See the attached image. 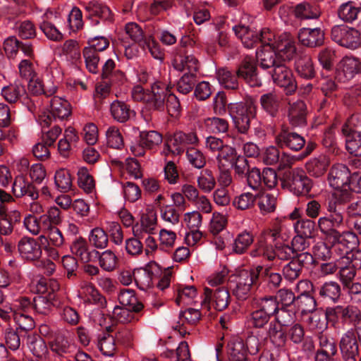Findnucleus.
Listing matches in <instances>:
<instances>
[{"mask_svg":"<svg viewBox=\"0 0 361 361\" xmlns=\"http://www.w3.org/2000/svg\"><path fill=\"white\" fill-rule=\"evenodd\" d=\"M262 109L271 117H276L281 106V97L274 92L262 94L259 98Z\"/></svg>","mask_w":361,"mask_h":361,"instance_id":"obj_28","label":"nucleus"},{"mask_svg":"<svg viewBox=\"0 0 361 361\" xmlns=\"http://www.w3.org/2000/svg\"><path fill=\"white\" fill-rule=\"evenodd\" d=\"M275 142L281 149L298 152L304 147L306 142L300 134L290 131L288 128L283 126L275 137Z\"/></svg>","mask_w":361,"mask_h":361,"instance_id":"obj_14","label":"nucleus"},{"mask_svg":"<svg viewBox=\"0 0 361 361\" xmlns=\"http://www.w3.org/2000/svg\"><path fill=\"white\" fill-rule=\"evenodd\" d=\"M160 216L163 221L172 225L177 224L180 221V212L176 207L168 204L159 205Z\"/></svg>","mask_w":361,"mask_h":361,"instance_id":"obj_58","label":"nucleus"},{"mask_svg":"<svg viewBox=\"0 0 361 361\" xmlns=\"http://www.w3.org/2000/svg\"><path fill=\"white\" fill-rule=\"evenodd\" d=\"M139 140L147 149H152L162 142V135L155 130L141 131Z\"/></svg>","mask_w":361,"mask_h":361,"instance_id":"obj_54","label":"nucleus"},{"mask_svg":"<svg viewBox=\"0 0 361 361\" xmlns=\"http://www.w3.org/2000/svg\"><path fill=\"white\" fill-rule=\"evenodd\" d=\"M125 30L126 33L135 43L138 44L140 47L146 44L147 37L145 35L140 25L135 23H128L126 25Z\"/></svg>","mask_w":361,"mask_h":361,"instance_id":"obj_55","label":"nucleus"},{"mask_svg":"<svg viewBox=\"0 0 361 361\" xmlns=\"http://www.w3.org/2000/svg\"><path fill=\"white\" fill-rule=\"evenodd\" d=\"M111 327L106 329L107 331L99 335L97 346L101 353L105 355L111 357L116 351V341L114 336L109 334Z\"/></svg>","mask_w":361,"mask_h":361,"instance_id":"obj_33","label":"nucleus"},{"mask_svg":"<svg viewBox=\"0 0 361 361\" xmlns=\"http://www.w3.org/2000/svg\"><path fill=\"white\" fill-rule=\"evenodd\" d=\"M240 79H243L250 87L262 86V81L258 77L256 59L250 55L243 58L235 72Z\"/></svg>","mask_w":361,"mask_h":361,"instance_id":"obj_12","label":"nucleus"},{"mask_svg":"<svg viewBox=\"0 0 361 361\" xmlns=\"http://www.w3.org/2000/svg\"><path fill=\"white\" fill-rule=\"evenodd\" d=\"M102 80L119 85L126 80V75L122 71L116 68V63L113 59H108L102 67Z\"/></svg>","mask_w":361,"mask_h":361,"instance_id":"obj_29","label":"nucleus"},{"mask_svg":"<svg viewBox=\"0 0 361 361\" xmlns=\"http://www.w3.org/2000/svg\"><path fill=\"white\" fill-rule=\"evenodd\" d=\"M44 87V82L39 78L30 80L28 89L35 95L44 94L47 97L53 95L56 92V86L52 85L50 88Z\"/></svg>","mask_w":361,"mask_h":361,"instance_id":"obj_60","label":"nucleus"},{"mask_svg":"<svg viewBox=\"0 0 361 361\" xmlns=\"http://www.w3.org/2000/svg\"><path fill=\"white\" fill-rule=\"evenodd\" d=\"M361 256V252L357 251L355 253L348 252L341 256V264L339 265V279L342 286H347L348 283L354 281L356 276V267H359L357 260Z\"/></svg>","mask_w":361,"mask_h":361,"instance_id":"obj_13","label":"nucleus"},{"mask_svg":"<svg viewBox=\"0 0 361 361\" xmlns=\"http://www.w3.org/2000/svg\"><path fill=\"white\" fill-rule=\"evenodd\" d=\"M1 94L7 102L16 104L26 95V90L24 85L15 82L4 87Z\"/></svg>","mask_w":361,"mask_h":361,"instance_id":"obj_35","label":"nucleus"},{"mask_svg":"<svg viewBox=\"0 0 361 361\" xmlns=\"http://www.w3.org/2000/svg\"><path fill=\"white\" fill-rule=\"evenodd\" d=\"M233 30L245 47L250 49L259 43L258 32L250 27L239 25L233 27Z\"/></svg>","mask_w":361,"mask_h":361,"instance_id":"obj_30","label":"nucleus"},{"mask_svg":"<svg viewBox=\"0 0 361 361\" xmlns=\"http://www.w3.org/2000/svg\"><path fill=\"white\" fill-rule=\"evenodd\" d=\"M302 312H312L316 309L317 302L313 296L308 293H301L297 297L295 305Z\"/></svg>","mask_w":361,"mask_h":361,"instance_id":"obj_63","label":"nucleus"},{"mask_svg":"<svg viewBox=\"0 0 361 361\" xmlns=\"http://www.w3.org/2000/svg\"><path fill=\"white\" fill-rule=\"evenodd\" d=\"M228 111L238 132L241 134H247L250 128L251 117L255 112L254 102L250 101L245 104L242 102L230 104Z\"/></svg>","mask_w":361,"mask_h":361,"instance_id":"obj_6","label":"nucleus"},{"mask_svg":"<svg viewBox=\"0 0 361 361\" xmlns=\"http://www.w3.org/2000/svg\"><path fill=\"white\" fill-rule=\"evenodd\" d=\"M50 111L60 121L68 118L71 114V106L63 98L54 97L50 102Z\"/></svg>","mask_w":361,"mask_h":361,"instance_id":"obj_31","label":"nucleus"},{"mask_svg":"<svg viewBox=\"0 0 361 361\" xmlns=\"http://www.w3.org/2000/svg\"><path fill=\"white\" fill-rule=\"evenodd\" d=\"M18 250L20 256L27 262L38 261L42 255L41 245L32 237H22L18 242Z\"/></svg>","mask_w":361,"mask_h":361,"instance_id":"obj_16","label":"nucleus"},{"mask_svg":"<svg viewBox=\"0 0 361 361\" xmlns=\"http://www.w3.org/2000/svg\"><path fill=\"white\" fill-rule=\"evenodd\" d=\"M325 316L332 323L351 324L356 326L361 322V310L353 304H341L328 307L325 310Z\"/></svg>","mask_w":361,"mask_h":361,"instance_id":"obj_5","label":"nucleus"},{"mask_svg":"<svg viewBox=\"0 0 361 361\" xmlns=\"http://www.w3.org/2000/svg\"><path fill=\"white\" fill-rule=\"evenodd\" d=\"M204 123L207 130L212 133H224L228 130L229 123L226 118L211 117L204 119Z\"/></svg>","mask_w":361,"mask_h":361,"instance_id":"obj_52","label":"nucleus"},{"mask_svg":"<svg viewBox=\"0 0 361 361\" xmlns=\"http://www.w3.org/2000/svg\"><path fill=\"white\" fill-rule=\"evenodd\" d=\"M70 249L72 254L83 263L94 262L99 256V251L91 249L87 240L82 236L77 237L73 240Z\"/></svg>","mask_w":361,"mask_h":361,"instance_id":"obj_17","label":"nucleus"},{"mask_svg":"<svg viewBox=\"0 0 361 361\" xmlns=\"http://www.w3.org/2000/svg\"><path fill=\"white\" fill-rule=\"evenodd\" d=\"M341 68L346 80H350L361 72V62L354 57H345L341 61Z\"/></svg>","mask_w":361,"mask_h":361,"instance_id":"obj_43","label":"nucleus"},{"mask_svg":"<svg viewBox=\"0 0 361 361\" xmlns=\"http://www.w3.org/2000/svg\"><path fill=\"white\" fill-rule=\"evenodd\" d=\"M89 242L96 249H104L109 244V235L103 228L95 227L90 231Z\"/></svg>","mask_w":361,"mask_h":361,"instance_id":"obj_51","label":"nucleus"},{"mask_svg":"<svg viewBox=\"0 0 361 361\" xmlns=\"http://www.w3.org/2000/svg\"><path fill=\"white\" fill-rule=\"evenodd\" d=\"M56 307L60 320L70 326H76L80 319L78 310L71 307L68 301L65 300H59L55 301Z\"/></svg>","mask_w":361,"mask_h":361,"instance_id":"obj_22","label":"nucleus"},{"mask_svg":"<svg viewBox=\"0 0 361 361\" xmlns=\"http://www.w3.org/2000/svg\"><path fill=\"white\" fill-rule=\"evenodd\" d=\"M360 8L356 7L350 1L342 4L338 11L339 18L348 23H351L357 19Z\"/></svg>","mask_w":361,"mask_h":361,"instance_id":"obj_59","label":"nucleus"},{"mask_svg":"<svg viewBox=\"0 0 361 361\" xmlns=\"http://www.w3.org/2000/svg\"><path fill=\"white\" fill-rule=\"evenodd\" d=\"M255 307L271 318L273 316L276 317L280 310L278 300L274 296H265L257 299Z\"/></svg>","mask_w":361,"mask_h":361,"instance_id":"obj_36","label":"nucleus"},{"mask_svg":"<svg viewBox=\"0 0 361 361\" xmlns=\"http://www.w3.org/2000/svg\"><path fill=\"white\" fill-rule=\"evenodd\" d=\"M54 184L59 191L68 192L72 188V178L69 171L65 169L57 170L54 176Z\"/></svg>","mask_w":361,"mask_h":361,"instance_id":"obj_47","label":"nucleus"},{"mask_svg":"<svg viewBox=\"0 0 361 361\" xmlns=\"http://www.w3.org/2000/svg\"><path fill=\"white\" fill-rule=\"evenodd\" d=\"M230 299V294L227 288L219 287L213 290L206 287L204 288L201 305L207 310H209L212 302L216 310L223 311L228 307Z\"/></svg>","mask_w":361,"mask_h":361,"instance_id":"obj_11","label":"nucleus"},{"mask_svg":"<svg viewBox=\"0 0 361 361\" xmlns=\"http://www.w3.org/2000/svg\"><path fill=\"white\" fill-rule=\"evenodd\" d=\"M319 298L325 302L337 303L341 297V285L334 281L324 282L317 287Z\"/></svg>","mask_w":361,"mask_h":361,"instance_id":"obj_23","label":"nucleus"},{"mask_svg":"<svg viewBox=\"0 0 361 361\" xmlns=\"http://www.w3.org/2000/svg\"><path fill=\"white\" fill-rule=\"evenodd\" d=\"M109 111L113 119L120 123H125L135 116V111L129 104L118 99L110 104Z\"/></svg>","mask_w":361,"mask_h":361,"instance_id":"obj_24","label":"nucleus"},{"mask_svg":"<svg viewBox=\"0 0 361 361\" xmlns=\"http://www.w3.org/2000/svg\"><path fill=\"white\" fill-rule=\"evenodd\" d=\"M216 77L219 83L226 89L237 90L239 84L238 76L227 68H219L216 72Z\"/></svg>","mask_w":361,"mask_h":361,"instance_id":"obj_42","label":"nucleus"},{"mask_svg":"<svg viewBox=\"0 0 361 361\" xmlns=\"http://www.w3.org/2000/svg\"><path fill=\"white\" fill-rule=\"evenodd\" d=\"M319 349L316 353L325 354L326 355H336L337 353V345L335 341L327 335L319 334L318 335Z\"/></svg>","mask_w":361,"mask_h":361,"instance_id":"obj_56","label":"nucleus"},{"mask_svg":"<svg viewBox=\"0 0 361 361\" xmlns=\"http://www.w3.org/2000/svg\"><path fill=\"white\" fill-rule=\"evenodd\" d=\"M27 345L30 351L36 357H44L48 353L45 341L37 334L27 336Z\"/></svg>","mask_w":361,"mask_h":361,"instance_id":"obj_41","label":"nucleus"},{"mask_svg":"<svg viewBox=\"0 0 361 361\" xmlns=\"http://www.w3.org/2000/svg\"><path fill=\"white\" fill-rule=\"evenodd\" d=\"M78 186L85 192L90 193L94 188V180L86 168H81L78 172Z\"/></svg>","mask_w":361,"mask_h":361,"instance_id":"obj_61","label":"nucleus"},{"mask_svg":"<svg viewBox=\"0 0 361 361\" xmlns=\"http://www.w3.org/2000/svg\"><path fill=\"white\" fill-rule=\"evenodd\" d=\"M295 69L298 73L304 78L312 79L315 76L313 62L308 55L298 59L295 62Z\"/></svg>","mask_w":361,"mask_h":361,"instance_id":"obj_44","label":"nucleus"},{"mask_svg":"<svg viewBox=\"0 0 361 361\" xmlns=\"http://www.w3.org/2000/svg\"><path fill=\"white\" fill-rule=\"evenodd\" d=\"M357 115L350 116L342 126L341 132L345 137L346 149L355 157H361V133L355 130Z\"/></svg>","mask_w":361,"mask_h":361,"instance_id":"obj_9","label":"nucleus"},{"mask_svg":"<svg viewBox=\"0 0 361 361\" xmlns=\"http://www.w3.org/2000/svg\"><path fill=\"white\" fill-rule=\"evenodd\" d=\"M37 290L42 295L33 298L34 310L39 314L49 315L54 307L55 294L54 291L59 289V285L56 281H47L41 279L38 281Z\"/></svg>","mask_w":361,"mask_h":361,"instance_id":"obj_3","label":"nucleus"},{"mask_svg":"<svg viewBox=\"0 0 361 361\" xmlns=\"http://www.w3.org/2000/svg\"><path fill=\"white\" fill-rule=\"evenodd\" d=\"M326 242L329 244L327 240ZM332 250L334 252H336L340 256L347 254L348 252L350 250H348L346 251H343L342 250H339L338 248L336 249L332 246L331 243L329 246L326 243L319 241L312 247V255L319 259L326 261L332 257Z\"/></svg>","mask_w":361,"mask_h":361,"instance_id":"obj_34","label":"nucleus"},{"mask_svg":"<svg viewBox=\"0 0 361 361\" xmlns=\"http://www.w3.org/2000/svg\"><path fill=\"white\" fill-rule=\"evenodd\" d=\"M169 92V85L161 81H156L151 86V91L147 96L146 106L149 110L163 111L165 100Z\"/></svg>","mask_w":361,"mask_h":361,"instance_id":"obj_15","label":"nucleus"},{"mask_svg":"<svg viewBox=\"0 0 361 361\" xmlns=\"http://www.w3.org/2000/svg\"><path fill=\"white\" fill-rule=\"evenodd\" d=\"M354 194L347 190H341L329 196L324 203L329 212L319 218L318 228L332 246L346 251L355 249L360 243L357 235L352 230L341 231L338 228L344 225V214L339 209L340 207L349 204L354 200Z\"/></svg>","mask_w":361,"mask_h":361,"instance_id":"obj_1","label":"nucleus"},{"mask_svg":"<svg viewBox=\"0 0 361 361\" xmlns=\"http://www.w3.org/2000/svg\"><path fill=\"white\" fill-rule=\"evenodd\" d=\"M267 336L271 342L277 347H283L286 342V334L283 330L281 325L276 322L269 324Z\"/></svg>","mask_w":361,"mask_h":361,"instance_id":"obj_48","label":"nucleus"},{"mask_svg":"<svg viewBox=\"0 0 361 361\" xmlns=\"http://www.w3.org/2000/svg\"><path fill=\"white\" fill-rule=\"evenodd\" d=\"M201 318L202 314L199 310L188 308L180 312L178 323L181 324L182 326H195Z\"/></svg>","mask_w":361,"mask_h":361,"instance_id":"obj_57","label":"nucleus"},{"mask_svg":"<svg viewBox=\"0 0 361 361\" xmlns=\"http://www.w3.org/2000/svg\"><path fill=\"white\" fill-rule=\"evenodd\" d=\"M361 326L348 330L341 337L339 348L343 361H357L360 355L358 335Z\"/></svg>","mask_w":361,"mask_h":361,"instance_id":"obj_7","label":"nucleus"},{"mask_svg":"<svg viewBox=\"0 0 361 361\" xmlns=\"http://www.w3.org/2000/svg\"><path fill=\"white\" fill-rule=\"evenodd\" d=\"M331 36L334 42L346 48L354 49L361 44L360 32L346 25L334 26Z\"/></svg>","mask_w":361,"mask_h":361,"instance_id":"obj_10","label":"nucleus"},{"mask_svg":"<svg viewBox=\"0 0 361 361\" xmlns=\"http://www.w3.org/2000/svg\"><path fill=\"white\" fill-rule=\"evenodd\" d=\"M49 347L52 352L62 356L71 351L72 345L67 336L61 333H58L49 342Z\"/></svg>","mask_w":361,"mask_h":361,"instance_id":"obj_40","label":"nucleus"},{"mask_svg":"<svg viewBox=\"0 0 361 361\" xmlns=\"http://www.w3.org/2000/svg\"><path fill=\"white\" fill-rule=\"evenodd\" d=\"M173 67L178 71H188L186 73L197 74L199 69V61L192 54L178 51L173 55Z\"/></svg>","mask_w":361,"mask_h":361,"instance_id":"obj_19","label":"nucleus"},{"mask_svg":"<svg viewBox=\"0 0 361 361\" xmlns=\"http://www.w3.org/2000/svg\"><path fill=\"white\" fill-rule=\"evenodd\" d=\"M294 228L297 234L312 238L316 232V224L310 219H301L295 223Z\"/></svg>","mask_w":361,"mask_h":361,"instance_id":"obj_53","label":"nucleus"},{"mask_svg":"<svg viewBox=\"0 0 361 361\" xmlns=\"http://www.w3.org/2000/svg\"><path fill=\"white\" fill-rule=\"evenodd\" d=\"M230 361H250L245 347L244 341L238 336L230 339L227 345Z\"/></svg>","mask_w":361,"mask_h":361,"instance_id":"obj_27","label":"nucleus"},{"mask_svg":"<svg viewBox=\"0 0 361 361\" xmlns=\"http://www.w3.org/2000/svg\"><path fill=\"white\" fill-rule=\"evenodd\" d=\"M197 82V74L184 73L177 82V90L183 94L190 92Z\"/></svg>","mask_w":361,"mask_h":361,"instance_id":"obj_62","label":"nucleus"},{"mask_svg":"<svg viewBox=\"0 0 361 361\" xmlns=\"http://www.w3.org/2000/svg\"><path fill=\"white\" fill-rule=\"evenodd\" d=\"M197 142L198 138L195 133H185L179 131L174 133L173 138L170 140V145L169 147H173L174 148L173 152H176L179 154L184 152L185 147L187 145H195Z\"/></svg>","mask_w":361,"mask_h":361,"instance_id":"obj_25","label":"nucleus"},{"mask_svg":"<svg viewBox=\"0 0 361 361\" xmlns=\"http://www.w3.org/2000/svg\"><path fill=\"white\" fill-rule=\"evenodd\" d=\"M254 242V235L246 230L238 233L232 245V250L237 255H243Z\"/></svg>","mask_w":361,"mask_h":361,"instance_id":"obj_37","label":"nucleus"},{"mask_svg":"<svg viewBox=\"0 0 361 361\" xmlns=\"http://www.w3.org/2000/svg\"><path fill=\"white\" fill-rule=\"evenodd\" d=\"M118 300L121 305L120 307L132 308L135 312H140L144 307L142 303L137 301L134 290L131 289L121 290Z\"/></svg>","mask_w":361,"mask_h":361,"instance_id":"obj_38","label":"nucleus"},{"mask_svg":"<svg viewBox=\"0 0 361 361\" xmlns=\"http://www.w3.org/2000/svg\"><path fill=\"white\" fill-rule=\"evenodd\" d=\"M99 267L106 271L115 270L118 264V259L115 253L111 250H106L102 253L99 252L97 256Z\"/></svg>","mask_w":361,"mask_h":361,"instance_id":"obj_49","label":"nucleus"},{"mask_svg":"<svg viewBox=\"0 0 361 361\" xmlns=\"http://www.w3.org/2000/svg\"><path fill=\"white\" fill-rule=\"evenodd\" d=\"M256 197L251 192H244L235 197L233 205L239 210H246L255 205Z\"/></svg>","mask_w":361,"mask_h":361,"instance_id":"obj_64","label":"nucleus"},{"mask_svg":"<svg viewBox=\"0 0 361 361\" xmlns=\"http://www.w3.org/2000/svg\"><path fill=\"white\" fill-rule=\"evenodd\" d=\"M295 16L300 19H315L319 17L320 11L317 6L308 3H301L295 8Z\"/></svg>","mask_w":361,"mask_h":361,"instance_id":"obj_50","label":"nucleus"},{"mask_svg":"<svg viewBox=\"0 0 361 361\" xmlns=\"http://www.w3.org/2000/svg\"><path fill=\"white\" fill-rule=\"evenodd\" d=\"M329 165V157L322 154L310 159L305 164V169L310 176L319 178L326 172Z\"/></svg>","mask_w":361,"mask_h":361,"instance_id":"obj_26","label":"nucleus"},{"mask_svg":"<svg viewBox=\"0 0 361 361\" xmlns=\"http://www.w3.org/2000/svg\"><path fill=\"white\" fill-rule=\"evenodd\" d=\"M259 66L268 70L274 83L283 87L286 95H292L297 90V82L292 71L287 66L286 62L277 59L274 49L262 50L257 53Z\"/></svg>","mask_w":361,"mask_h":361,"instance_id":"obj_2","label":"nucleus"},{"mask_svg":"<svg viewBox=\"0 0 361 361\" xmlns=\"http://www.w3.org/2000/svg\"><path fill=\"white\" fill-rule=\"evenodd\" d=\"M274 52L279 60L284 62L290 61L296 54L295 42L289 39L281 40L277 44L276 51Z\"/></svg>","mask_w":361,"mask_h":361,"instance_id":"obj_39","label":"nucleus"},{"mask_svg":"<svg viewBox=\"0 0 361 361\" xmlns=\"http://www.w3.org/2000/svg\"><path fill=\"white\" fill-rule=\"evenodd\" d=\"M350 176L348 168L344 164H338L330 169L328 180L331 187L338 190L350 183Z\"/></svg>","mask_w":361,"mask_h":361,"instance_id":"obj_21","label":"nucleus"},{"mask_svg":"<svg viewBox=\"0 0 361 361\" xmlns=\"http://www.w3.org/2000/svg\"><path fill=\"white\" fill-rule=\"evenodd\" d=\"M85 18L89 21L87 27V34L93 35L102 28V23L114 21V13L106 5L98 1H91L84 4Z\"/></svg>","mask_w":361,"mask_h":361,"instance_id":"obj_4","label":"nucleus"},{"mask_svg":"<svg viewBox=\"0 0 361 361\" xmlns=\"http://www.w3.org/2000/svg\"><path fill=\"white\" fill-rule=\"evenodd\" d=\"M324 32L321 28L303 27L299 30L298 37L303 46L313 48L324 44Z\"/></svg>","mask_w":361,"mask_h":361,"instance_id":"obj_20","label":"nucleus"},{"mask_svg":"<svg viewBox=\"0 0 361 361\" xmlns=\"http://www.w3.org/2000/svg\"><path fill=\"white\" fill-rule=\"evenodd\" d=\"M262 266H257L248 269L240 270L235 276L233 281L235 283H242L252 286L258 281L259 274L262 271Z\"/></svg>","mask_w":361,"mask_h":361,"instance_id":"obj_32","label":"nucleus"},{"mask_svg":"<svg viewBox=\"0 0 361 361\" xmlns=\"http://www.w3.org/2000/svg\"><path fill=\"white\" fill-rule=\"evenodd\" d=\"M238 157L236 149L226 145L224 149L219 152L216 157L218 168H229L230 166H232Z\"/></svg>","mask_w":361,"mask_h":361,"instance_id":"obj_46","label":"nucleus"},{"mask_svg":"<svg viewBox=\"0 0 361 361\" xmlns=\"http://www.w3.org/2000/svg\"><path fill=\"white\" fill-rule=\"evenodd\" d=\"M283 179L290 190L296 195L307 194L312 188L311 179L306 175L305 171L300 168H295L286 172Z\"/></svg>","mask_w":361,"mask_h":361,"instance_id":"obj_8","label":"nucleus"},{"mask_svg":"<svg viewBox=\"0 0 361 361\" xmlns=\"http://www.w3.org/2000/svg\"><path fill=\"white\" fill-rule=\"evenodd\" d=\"M307 108L302 100L288 103L287 116L289 124L294 127H304L307 125Z\"/></svg>","mask_w":361,"mask_h":361,"instance_id":"obj_18","label":"nucleus"},{"mask_svg":"<svg viewBox=\"0 0 361 361\" xmlns=\"http://www.w3.org/2000/svg\"><path fill=\"white\" fill-rule=\"evenodd\" d=\"M265 235L271 239L274 245L285 242L288 238L285 225L278 221L274 222L270 228L265 231Z\"/></svg>","mask_w":361,"mask_h":361,"instance_id":"obj_45","label":"nucleus"}]
</instances>
